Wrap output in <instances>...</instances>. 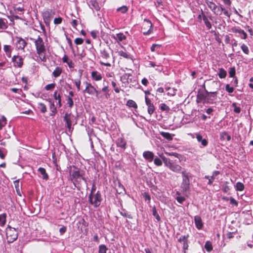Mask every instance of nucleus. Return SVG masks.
Wrapping results in <instances>:
<instances>
[{
  "mask_svg": "<svg viewBox=\"0 0 253 253\" xmlns=\"http://www.w3.org/2000/svg\"><path fill=\"white\" fill-rule=\"evenodd\" d=\"M73 169L70 170V175L71 180L74 186L78 190H80L82 187V181H84L87 188V180L84 176V172L74 166H73Z\"/></svg>",
  "mask_w": 253,
  "mask_h": 253,
  "instance_id": "nucleus-1",
  "label": "nucleus"
},
{
  "mask_svg": "<svg viewBox=\"0 0 253 253\" xmlns=\"http://www.w3.org/2000/svg\"><path fill=\"white\" fill-rule=\"evenodd\" d=\"M36 51L41 61H46L45 57L46 49L42 39L39 36L37 39L35 41Z\"/></svg>",
  "mask_w": 253,
  "mask_h": 253,
  "instance_id": "nucleus-2",
  "label": "nucleus"
},
{
  "mask_svg": "<svg viewBox=\"0 0 253 253\" xmlns=\"http://www.w3.org/2000/svg\"><path fill=\"white\" fill-rule=\"evenodd\" d=\"M180 173L182 176V182L180 187L183 193L187 192L190 189V180L192 177L190 172L183 169Z\"/></svg>",
  "mask_w": 253,
  "mask_h": 253,
  "instance_id": "nucleus-3",
  "label": "nucleus"
},
{
  "mask_svg": "<svg viewBox=\"0 0 253 253\" xmlns=\"http://www.w3.org/2000/svg\"><path fill=\"white\" fill-rule=\"evenodd\" d=\"M162 161L166 167L168 168L170 170L176 173H180L182 171V167L174 163L172 160L164 156L161 157Z\"/></svg>",
  "mask_w": 253,
  "mask_h": 253,
  "instance_id": "nucleus-4",
  "label": "nucleus"
},
{
  "mask_svg": "<svg viewBox=\"0 0 253 253\" xmlns=\"http://www.w3.org/2000/svg\"><path fill=\"white\" fill-rule=\"evenodd\" d=\"M98 58L100 59L99 63L101 65L107 67L111 66V64L108 62L110 59L111 57L107 50L105 49L100 50Z\"/></svg>",
  "mask_w": 253,
  "mask_h": 253,
  "instance_id": "nucleus-5",
  "label": "nucleus"
},
{
  "mask_svg": "<svg viewBox=\"0 0 253 253\" xmlns=\"http://www.w3.org/2000/svg\"><path fill=\"white\" fill-rule=\"evenodd\" d=\"M6 235L8 243H12L15 241L18 237V233L15 228L8 225L6 229Z\"/></svg>",
  "mask_w": 253,
  "mask_h": 253,
  "instance_id": "nucleus-6",
  "label": "nucleus"
},
{
  "mask_svg": "<svg viewBox=\"0 0 253 253\" xmlns=\"http://www.w3.org/2000/svg\"><path fill=\"white\" fill-rule=\"evenodd\" d=\"M88 200L90 204L93 205L95 208L99 207L102 201L100 192L98 191L94 196H91V194H90L88 196Z\"/></svg>",
  "mask_w": 253,
  "mask_h": 253,
  "instance_id": "nucleus-7",
  "label": "nucleus"
},
{
  "mask_svg": "<svg viewBox=\"0 0 253 253\" xmlns=\"http://www.w3.org/2000/svg\"><path fill=\"white\" fill-rule=\"evenodd\" d=\"M109 89L107 85H104L101 90H98V93H95V96L99 99H102L104 98L108 99L110 97Z\"/></svg>",
  "mask_w": 253,
  "mask_h": 253,
  "instance_id": "nucleus-8",
  "label": "nucleus"
},
{
  "mask_svg": "<svg viewBox=\"0 0 253 253\" xmlns=\"http://www.w3.org/2000/svg\"><path fill=\"white\" fill-rule=\"evenodd\" d=\"M205 2L214 14L216 15H221V13H219L220 8L214 2L209 0H206Z\"/></svg>",
  "mask_w": 253,
  "mask_h": 253,
  "instance_id": "nucleus-9",
  "label": "nucleus"
},
{
  "mask_svg": "<svg viewBox=\"0 0 253 253\" xmlns=\"http://www.w3.org/2000/svg\"><path fill=\"white\" fill-rule=\"evenodd\" d=\"M15 46L17 50H24L25 46L27 44V42L23 38L19 37L15 38Z\"/></svg>",
  "mask_w": 253,
  "mask_h": 253,
  "instance_id": "nucleus-10",
  "label": "nucleus"
},
{
  "mask_svg": "<svg viewBox=\"0 0 253 253\" xmlns=\"http://www.w3.org/2000/svg\"><path fill=\"white\" fill-rule=\"evenodd\" d=\"M73 116L71 114L66 113L64 117V121L66 122V127L69 132H72L73 128L72 127V119Z\"/></svg>",
  "mask_w": 253,
  "mask_h": 253,
  "instance_id": "nucleus-11",
  "label": "nucleus"
},
{
  "mask_svg": "<svg viewBox=\"0 0 253 253\" xmlns=\"http://www.w3.org/2000/svg\"><path fill=\"white\" fill-rule=\"evenodd\" d=\"M12 61L14 67L21 68L23 64V58L19 55H14L12 58Z\"/></svg>",
  "mask_w": 253,
  "mask_h": 253,
  "instance_id": "nucleus-12",
  "label": "nucleus"
},
{
  "mask_svg": "<svg viewBox=\"0 0 253 253\" xmlns=\"http://www.w3.org/2000/svg\"><path fill=\"white\" fill-rule=\"evenodd\" d=\"M206 94L203 93H199L197 95V102L200 103L201 102H207V100L210 99L209 92L205 90Z\"/></svg>",
  "mask_w": 253,
  "mask_h": 253,
  "instance_id": "nucleus-13",
  "label": "nucleus"
},
{
  "mask_svg": "<svg viewBox=\"0 0 253 253\" xmlns=\"http://www.w3.org/2000/svg\"><path fill=\"white\" fill-rule=\"evenodd\" d=\"M144 21L145 24H143V28L147 29L149 28V29L147 31L143 32V34L144 35H148L152 32L153 25L151 21L149 19H145Z\"/></svg>",
  "mask_w": 253,
  "mask_h": 253,
  "instance_id": "nucleus-14",
  "label": "nucleus"
},
{
  "mask_svg": "<svg viewBox=\"0 0 253 253\" xmlns=\"http://www.w3.org/2000/svg\"><path fill=\"white\" fill-rule=\"evenodd\" d=\"M116 145L121 151H124L126 148V142L123 137H119L116 140Z\"/></svg>",
  "mask_w": 253,
  "mask_h": 253,
  "instance_id": "nucleus-15",
  "label": "nucleus"
},
{
  "mask_svg": "<svg viewBox=\"0 0 253 253\" xmlns=\"http://www.w3.org/2000/svg\"><path fill=\"white\" fill-rule=\"evenodd\" d=\"M232 32L234 33H238L240 35V37L242 39L245 40L247 38V33L243 30L238 27H233L231 29Z\"/></svg>",
  "mask_w": 253,
  "mask_h": 253,
  "instance_id": "nucleus-16",
  "label": "nucleus"
},
{
  "mask_svg": "<svg viewBox=\"0 0 253 253\" xmlns=\"http://www.w3.org/2000/svg\"><path fill=\"white\" fill-rule=\"evenodd\" d=\"M111 37L112 38L114 39L118 43L126 40V37L123 33H119L115 35L113 34Z\"/></svg>",
  "mask_w": 253,
  "mask_h": 253,
  "instance_id": "nucleus-17",
  "label": "nucleus"
},
{
  "mask_svg": "<svg viewBox=\"0 0 253 253\" xmlns=\"http://www.w3.org/2000/svg\"><path fill=\"white\" fill-rule=\"evenodd\" d=\"M154 154L150 151H144L143 153V157L144 158L149 162H152L154 159Z\"/></svg>",
  "mask_w": 253,
  "mask_h": 253,
  "instance_id": "nucleus-18",
  "label": "nucleus"
},
{
  "mask_svg": "<svg viewBox=\"0 0 253 253\" xmlns=\"http://www.w3.org/2000/svg\"><path fill=\"white\" fill-rule=\"evenodd\" d=\"M131 75L129 73H125L120 77V80L125 86L129 84V77Z\"/></svg>",
  "mask_w": 253,
  "mask_h": 253,
  "instance_id": "nucleus-19",
  "label": "nucleus"
},
{
  "mask_svg": "<svg viewBox=\"0 0 253 253\" xmlns=\"http://www.w3.org/2000/svg\"><path fill=\"white\" fill-rule=\"evenodd\" d=\"M48 100L49 102V110L51 112V113H50V116H53L57 113L56 107L54 105V102L51 99H49Z\"/></svg>",
  "mask_w": 253,
  "mask_h": 253,
  "instance_id": "nucleus-20",
  "label": "nucleus"
},
{
  "mask_svg": "<svg viewBox=\"0 0 253 253\" xmlns=\"http://www.w3.org/2000/svg\"><path fill=\"white\" fill-rule=\"evenodd\" d=\"M194 222L198 229H201L203 227V223L201 217L199 215L194 217Z\"/></svg>",
  "mask_w": 253,
  "mask_h": 253,
  "instance_id": "nucleus-21",
  "label": "nucleus"
},
{
  "mask_svg": "<svg viewBox=\"0 0 253 253\" xmlns=\"http://www.w3.org/2000/svg\"><path fill=\"white\" fill-rule=\"evenodd\" d=\"M91 77L92 79L95 81H99L102 79V75L96 71H93L91 73Z\"/></svg>",
  "mask_w": 253,
  "mask_h": 253,
  "instance_id": "nucleus-22",
  "label": "nucleus"
},
{
  "mask_svg": "<svg viewBox=\"0 0 253 253\" xmlns=\"http://www.w3.org/2000/svg\"><path fill=\"white\" fill-rule=\"evenodd\" d=\"M195 135L197 141L201 143L203 147H206L208 145V141L206 139H203L202 136L199 133H196Z\"/></svg>",
  "mask_w": 253,
  "mask_h": 253,
  "instance_id": "nucleus-23",
  "label": "nucleus"
},
{
  "mask_svg": "<svg viewBox=\"0 0 253 253\" xmlns=\"http://www.w3.org/2000/svg\"><path fill=\"white\" fill-rule=\"evenodd\" d=\"M202 19L204 22V23H205L207 28L208 30L211 29L212 27V25H211V22L209 20L208 17L207 16H206L205 14L204 13V12L203 11V10H202Z\"/></svg>",
  "mask_w": 253,
  "mask_h": 253,
  "instance_id": "nucleus-24",
  "label": "nucleus"
},
{
  "mask_svg": "<svg viewBox=\"0 0 253 253\" xmlns=\"http://www.w3.org/2000/svg\"><path fill=\"white\" fill-rule=\"evenodd\" d=\"M89 6L91 9H94L96 11H99L100 9L99 4L96 0H90L89 1Z\"/></svg>",
  "mask_w": 253,
  "mask_h": 253,
  "instance_id": "nucleus-25",
  "label": "nucleus"
},
{
  "mask_svg": "<svg viewBox=\"0 0 253 253\" xmlns=\"http://www.w3.org/2000/svg\"><path fill=\"white\" fill-rule=\"evenodd\" d=\"M54 14V12L52 10H48L44 11L42 14L43 19L44 20H50Z\"/></svg>",
  "mask_w": 253,
  "mask_h": 253,
  "instance_id": "nucleus-26",
  "label": "nucleus"
},
{
  "mask_svg": "<svg viewBox=\"0 0 253 253\" xmlns=\"http://www.w3.org/2000/svg\"><path fill=\"white\" fill-rule=\"evenodd\" d=\"M118 55L120 56H122L125 58H126L127 59H131L132 60V56L128 53V52H126V50H120L118 51Z\"/></svg>",
  "mask_w": 253,
  "mask_h": 253,
  "instance_id": "nucleus-27",
  "label": "nucleus"
},
{
  "mask_svg": "<svg viewBox=\"0 0 253 253\" xmlns=\"http://www.w3.org/2000/svg\"><path fill=\"white\" fill-rule=\"evenodd\" d=\"M225 139L227 141H230L231 140V136L229 135L227 132L222 131L220 133V139L221 141H224Z\"/></svg>",
  "mask_w": 253,
  "mask_h": 253,
  "instance_id": "nucleus-28",
  "label": "nucleus"
},
{
  "mask_svg": "<svg viewBox=\"0 0 253 253\" xmlns=\"http://www.w3.org/2000/svg\"><path fill=\"white\" fill-rule=\"evenodd\" d=\"M38 171L41 173L42 175V178L44 180H47L48 179V175L47 173L46 172V170L44 168H39L38 169Z\"/></svg>",
  "mask_w": 253,
  "mask_h": 253,
  "instance_id": "nucleus-29",
  "label": "nucleus"
},
{
  "mask_svg": "<svg viewBox=\"0 0 253 253\" xmlns=\"http://www.w3.org/2000/svg\"><path fill=\"white\" fill-rule=\"evenodd\" d=\"M217 93V91L209 92L210 99L207 100V102L208 103H211L212 101L215 100L216 98Z\"/></svg>",
  "mask_w": 253,
  "mask_h": 253,
  "instance_id": "nucleus-30",
  "label": "nucleus"
},
{
  "mask_svg": "<svg viewBox=\"0 0 253 253\" xmlns=\"http://www.w3.org/2000/svg\"><path fill=\"white\" fill-rule=\"evenodd\" d=\"M7 215L5 213L0 214V226L3 227L6 223Z\"/></svg>",
  "mask_w": 253,
  "mask_h": 253,
  "instance_id": "nucleus-31",
  "label": "nucleus"
},
{
  "mask_svg": "<svg viewBox=\"0 0 253 253\" xmlns=\"http://www.w3.org/2000/svg\"><path fill=\"white\" fill-rule=\"evenodd\" d=\"M97 86L96 87L93 85L91 86V88H89V89H87L85 91V92H86L89 95H93L95 94V93H98V90L97 89Z\"/></svg>",
  "mask_w": 253,
  "mask_h": 253,
  "instance_id": "nucleus-32",
  "label": "nucleus"
},
{
  "mask_svg": "<svg viewBox=\"0 0 253 253\" xmlns=\"http://www.w3.org/2000/svg\"><path fill=\"white\" fill-rule=\"evenodd\" d=\"M7 21L4 18H0V29L4 30L7 28Z\"/></svg>",
  "mask_w": 253,
  "mask_h": 253,
  "instance_id": "nucleus-33",
  "label": "nucleus"
},
{
  "mask_svg": "<svg viewBox=\"0 0 253 253\" xmlns=\"http://www.w3.org/2000/svg\"><path fill=\"white\" fill-rule=\"evenodd\" d=\"M160 134L168 140L170 141L172 140V136L169 132L162 131L160 132Z\"/></svg>",
  "mask_w": 253,
  "mask_h": 253,
  "instance_id": "nucleus-34",
  "label": "nucleus"
},
{
  "mask_svg": "<svg viewBox=\"0 0 253 253\" xmlns=\"http://www.w3.org/2000/svg\"><path fill=\"white\" fill-rule=\"evenodd\" d=\"M3 50L4 52H5L6 55L8 57H11V46L9 45H4L3 47Z\"/></svg>",
  "mask_w": 253,
  "mask_h": 253,
  "instance_id": "nucleus-35",
  "label": "nucleus"
},
{
  "mask_svg": "<svg viewBox=\"0 0 253 253\" xmlns=\"http://www.w3.org/2000/svg\"><path fill=\"white\" fill-rule=\"evenodd\" d=\"M61 73L62 69L59 67H56L53 71L52 75L55 78H57L61 75Z\"/></svg>",
  "mask_w": 253,
  "mask_h": 253,
  "instance_id": "nucleus-36",
  "label": "nucleus"
},
{
  "mask_svg": "<svg viewBox=\"0 0 253 253\" xmlns=\"http://www.w3.org/2000/svg\"><path fill=\"white\" fill-rule=\"evenodd\" d=\"M235 188L236 191H242L244 190L245 188L244 185L241 182H237L236 183V185L235 186Z\"/></svg>",
  "mask_w": 253,
  "mask_h": 253,
  "instance_id": "nucleus-37",
  "label": "nucleus"
},
{
  "mask_svg": "<svg viewBox=\"0 0 253 253\" xmlns=\"http://www.w3.org/2000/svg\"><path fill=\"white\" fill-rule=\"evenodd\" d=\"M218 75L220 79H224L227 76V72L224 69L219 68Z\"/></svg>",
  "mask_w": 253,
  "mask_h": 253,
  "instance_id": "nucleus-38",
  "label": "nucleus"
},
{
  "mask_svg": "<svg viewBox=\"0 0 253 253\" xmlns=\"http://www.w3.org/2000/svg\"><path fill=\"white\" fill-rule=\"evenodd\" d=\"M126 105V106L130 108H133L135 109H136L137 108V104L135 103V101H134L132 100H128L127 101Z\"/></svg>",
  "mask_w": 253,
  "mask_h": 253,
  "instance_id": "nucleus-39",
  "label": "nucleus"
},
{
  "mask_svg": "<svg viewBox=\"0 0 253 253\" xmlns=\"http://www.w3.org/2000/svg\"><path fill=\"white\" fill-rule=\"evenodd\" d=\"M38 108L42 113H44L47 111L45 105L42 103H39Z\"/></svg>",
  "mask_w": 253,
  "mask_h": 253,
  "instance_id": "nucleus-40",
  "label": "nucleus"
},
{
  "mask_svg": "<svg viewBox=\"0 0 253 253\" xmlns=\"http://www.w3.org/2000/svg\"><path fill=\"white\" fill-rule=\"evenodd\" d=\"M176 195L177 196L175 198L176 201L180 204H182L183 202L185 200V198L184 197L180 196V193L179 192L177 191L176 192Z\"/></svg>",
  "mask_w": 253,
  "mask_h": 253,
  "instance_id": "nucleus-41",
  "label": "nucleus"
},
{
  "mask_svg": "<svg viewBox=\"0 0 253 253\" xmlns=\"http://www.w3.org/2000/svg\"><path fill=\"white\" fill-rule=\"evenodd\" d=\"M14 184L18 195H20V188L21 187L19 185V179H17L14 181Z\"/></svg>",
  "mask_w": 253,
  "mask_h": 253,
  "instance_id": "nucleus-42",
  "label": "nucleus"
},
{
  "mask_svg": "<svg viewBox=\"0 0 253 253\" xmlns=\"http://www.w3.org/2000/svg\"><path fill=\"white\" fill-rule=\"evenodd\" d=\"M205 248L208 252H211L212 249V245L210 241H207L205 245Z\"/></svg>",
  "mask_w": 253,
  "mask_h": 253,
  "instance_id": "nucleus-43",
  "label": "nucleus"
},
{
  "mask_svg": "<svg viewBox=\"0 0 253 253\" xmlns=\"http://www.w3.org/2000/svg\"><path fill=\"white\" fill-rule=\"evenodd\" d=\"M152 214L153 215L156 217L157 220L159 221L161 220V217L159 215L155 206H154L152 208Z\"/></svg>",
  "mask_w": 253,
  "mask_h": 253,
  "instance_id": "nucleus-44",
  "label": "nucleus"
},
{
  "mask_svg": "<svg viewBox=\"0 0 253 253\" xmlns=\"http://www.w3.org/2000/svg\"><path fill=\"white\" fill-rule=\"evenodd\" d=\"M6 119L4 116H2L0 118V130L6 125Z\"/></svg>",
  "mask_w": 253,
  "mask_h": 253,
  "instance_id": "nucleus-45",
  "label": "nucleus"
},
{
  "mask_svg": "<svg viewBox=\"0 0 253 253\" xmlns=\"http://www.w3.org/2000/svg\"><path fill=\"white\" fill-rule=\"evenodd\" d=\"M222 187V190L224 193L228 192L230 189V187L228 186V182L227 181H225L223 183Z\"/></svg>",
  "mask_w": 253,
  "mask_h": 253,
  "instance_id": "nucleus-46",
  "label": "nucleus"
},
{
  "mask_svg": "<svg viewBox=\"0 0 253 253\" xmlns=\"http://www.w3.org/2000/svg\"><path fill=\"white\" fill-rule=\"evenodd\" d=\"M154 163L157 166H161L163 164V162L160 158L156 157L154 159Z\"/></svg>",
  "mask_w": 253,
  "mask_h": 253,
  "instance_id": "nucleus-47",
  "label": "nucleus"
},
{
  "mask_svg": "<svg viewBox=\"0 0 253 253\" xmlns=\"http://www.w3.org/2000/svg\"><path fill=\"white\" fill-rule=\"evenodd\" d=\"M107 248L104 245H101L99 247L98 253H106Z\"/></svg>",
  "mask_w": 253,
  "mask_h": 253,
  "instance_id": "nucleus-48",
  "label": "nucleus"
},
{
  "mask_svg": "<svg viewBox=\"0 0 253 253\" xmlns=\"http://www.w3.org/2000/svg\"><path fill=\"white\" fill-rule=\"evenodd\" d=\"M241 48L243 52L245 54H247V55H248L249 54L250 51H249V48L245 44L243 43L241 45Z\"/></svg>",
  "mask_w": 253,
  "mask_h": 253,
  "instance_id": "nucleus-49",
  "label": "nucleus"
},
{
  "mask_svg": "<svg viewBox=\"0 0 253 253\" xmlns=\"http://www.w3.org/2000/svg\"><path fill=\"white\" fill-rule=\"evenodd\" d=\"M6 153H7V151L5 149L0 147V159H4Z\"/></svg>",
  "mask_w": 253,
  "mask_h": 253,
  "instance_id": "nucleus-50",
  "label": "nucleus"
},
{
  "mask_svg": "<svg viewBox=\"0 0 253 253\" xmlns=\"http://www.w3.org/2000/svg\"><path fill=\"white\" fill-rule=\"evenodd\" d=\"M236 74V69L235 67H231L229 69V77L233 78L234 77Z\"/></svg>",
  "mask_w": 253,
  "mask_h": 253,
  "instance_id": "nucleus-51",
  "label": "nucleus"
},
{
  "mask_svg": "<svg viewBox=\"0 0 253 253\" xmlns=\"http://www.w3.org/2000/svg\"><path fill=\"white\" fill-rule=\"evenodd\" d=\"M148 107V113L150 115H151L155 111V107L153 104L150 105Z\"/></svg>",
  "mask_w": 253,
  "mask_h": 253,
  "instance_id": "nucleus-52",
  "label": "nucleus"
},
{
  "mask_svg": "<svg viewBox=\"0 0 253 253\" xmlns=\"http://www.w3.org/2000/svg\"><path fill=\"white\" fill-rule=\"evenodd\" d=\"M189 237V235H183L180 237V238L178 239V241L180 243H184L188 241V238Z\"/></svg>",
  "mask_w": 253,
  "mask_h": 253,
  "instance_id": "nucleus-53",
  "label": "nucleus"
},
{
  "mask_svg": "<svg viewBox=\"0 0 253 253\" xmlns=\"http://www.w3.org/2000/svg\"><path fill=\"white\" fill-rule=\"evenodd\" d=\"M161 46V45L158 44H152L151 47V50L152 52L154 51H158V48H160V47Z\"/></svg>",
  "mask_w": 253,
  "mask_h": 253,
  "instance_id": "nucleus-54",
  "label": "nucleus"
},
{
  "mask_svg": "<svg viewBox=\"0 0 253 253\" xmlns=\"http://www.w3.org/2000/svg\"><path fill=\"white\" fill-rule=\"evenodd\" d=\"M160 109L162 111H169V108L165 103H162L160 105Z\"/></svg>",
  "mask_w": 253,
  "mask_h": 253,
  "instance_id": "nucleus-55",
  "label": "nucleus"
},
{
  "mask_svg": "<svg viewBox=\"0 0 253 253\" xmlns=\"http://www.w3.org/2000/svg\"><path fill=\"white\" fill-rule=\"evenodd\" d=\"M230 200V203L234 206H237L238 205V202L233 197H231L229 198H227L226 200Z\"/></svg>",
  "mask_w": 253,
  "mask_h": 253,
  "instance_id": "nucleus-56",
  "label": "nucleus"
},
{
  "mask_svg": "<svg viewBox=\"0 0 253 253\" xmlns=\"http://www.w3.org/2000/svg\"><path fill=\"white\" fill-rule=\"evenodd\" d=\"M67 104L70 108H72L74 105V102L71 96H68L67 97Z\"/></svg>",
  "mask_w": 253,
  "mask_h": 253,
  "instance_id": "nucleus-57",
  "label": "nucleus"
},
{
  "mask_svg": "<svg viewBox=\"0 0 253 253\" xmlns=\"http://www.w3.org/2000/svg\"><path fill=\"white\" fill-rule=\"evenodd\" d=\"M111 84H112V86L113 87V88H114V91H115V92L118 93L120 92V89L117 87V84L114 82V81H112L111 82Z\"/></svg>",
  "mask_w": 253,
  "mask_h": 253,
  "instance_id": "nucleus-58",
  "label": "nucleus"
},
{
  "mask_svg": "<svg viewBox=\"0 0 253 253\" xmlns=\"http://www.w3.org/2000/svg\"><path fill=\"white\" fill-rule=\"evenodd\" d=\"M74 83L78 89V91H80L81 89V81L80 79H76L74 81Z\"/></svg>",
  "mask_w": 253,
  "mask_h": 253,
  "instance_id": "nucleus-59",
  "label": "nucleus"
},
{
  "mask_svg": "<svg viewBox=\"0 0 253 253\" xmlns=\"http://www.w3.org/2000/svg\"><path fill=\"white\" fill-rule=\"evenodd\" d=\"M128 10L127 7L126 6H123L119 8L117 10L121 11L122 13H125Z\"/></svg>",
  "mask_w": 253,
  "mask_h": 253,
  "instance_id": "nucleus-60",
  "label": "nucleus"
},
{
  "mask_svg": "<svg viewBox=\"0 0 253 253\" xmlns=\"http://www.w3.org/2000/svg\"><path fill=\"white\" fill-rule=\"evenodd\" d=\"M232 106L234 107V111L236 113H239L241 112V108L237 107L235 103L232 104Z\"/></svg>",
  "mask_w": 253,
  "mask_h": 253,
  "instance_id": "nucleus-61",
  "label": "nucleus"
},
{
  "mask_svg": "<svg viewBox=\"0 0 253 253\" xmlns=\"http://www.w3.org/2000/svg\"><path fill=\"white\" fill-rule=\"evenodd\" d=\"M226 90L229 93H232L234 91V88L231 87L229 84H227L225 86Z\"/></svg>",
  "mask_w": 253,
  "mask_h": 253,
  "instance_id": "nucleus-62",
  "label": "nucleus"
},
{
  "mask_svg": "<svg viewBox=\"0 0 253 253\" xmlns=\"http://www.w3.org/2000/svg\"><path fill=\"white\" fill-rule=\"evenodd\" d=\"M120 214L121 215H122V216H124V217H127L128 218H132V216L130 214H128V213H127L126 211H120Z\"/></svg>",
  "mask_w": 253,
  "mask_h": 253,
  "instance_id": "nucleus-63",
  "label": "nucleus"
},
{
  "mask_svg": "<svg viewBox=\"0 0 253 253\" xmlns=\"http://www.w3.org/2000/svg\"><path fill=\"white\" fill-rule=\"evenodd\" d=\"M55 86V84H47L45 86L44 88L46 90H49L54 88Z\"/></svg>",
  "mask_w": 253,
  "mask_h": 253,
  "instance_id": "nucleus-64",
  "label": "nucleus"
}]
</instances>
